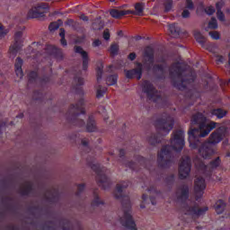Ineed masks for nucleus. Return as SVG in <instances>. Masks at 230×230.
Instances as JSON below:
<instances>
[{
    "mask_svg": "<svg viewBox=\"0 0 230 230\" xmlns=\"http://www.w3.org/2000/svg\"><path fill=\"white\" fill-rule=\"evenodd\" d=\"M217 126V123L215 121L206 123V117L201 113L193 115V117H191V126L190 127V131H188V142H190V146L196 149L198 146V138L206 137Z\"/></svg>",
    "mask_w": 230,
    "mask_h": 230,
    "instance_id": "obj_1",
    "label": "nucleus"
},
{
    "mask_svg": "<svg viewBox=\"0 0 230 230\" xmlns=\"http://www.w3.org/2000/svg\"><path fill=\"white\" fill-rule=\"evenodd\" d=\"M128 187V181H120L118 183V185H116V190H114V198L120 199V202L122 203V210L124 214L120 217V226L128 228V230H137L136 223L130 215V201L128 199V196L122 195Z\"/></svg>",
    "mask_w": 230,
    "mask_h": 230,
    "instance_id": "obj_2",
    "label": "nucleus"
},
{
    "mask_svg": "<svg viewBox=\"0 0 230 230\" xmlns=\"http://www.w3.org/2000/svg\"><path fill=\"white\" fill-rule=\"evenodd\" d=\"M183 130L177 129L172 133V138H171V146H164L158 153V164L160 167L167 168L171 164L172 158L171 150L175 152H181L183 148Z\"/></svg>",
    "mask_w": 230,
    "mask_h": 230,
    "instance_id": "obj_3",
    "label": "nucleus"
},
{
    "mask_svg": "<svg viewBox=\"0 0 230 230\" xmlns=\"http://www.w3.org/2000/svg\"><path fill=\"white\" fill-rule=\"evenodd\" d=\"M175 197L179 201H185L181 203V206L180 207V213L183 215L199 217L203 216L204 213L208 211V207L199 208L196 202L190 201L188 199V186L185 184H181L177 188V190L175 191Z\"/></svg>",
    "mask_w": 230,
    "mask_h": 230,
    "instance_id": "obj_4",
    "label": "nucleus"
},
{
    "mask_svg": "<svg viewBox=\"0 0 230 230\" xmlns=\"http://www.w3.org/2000/svg\"><path fill=\"white\" fill-rule=\"evenodd\" d=\"M155 62L154 50L150 47L145 49L143 53V66L146 68V71H153V74L158 75L159 77H164L167 73V64L164 58H160L156 59V64L153 65Z\"/></svg>",
    "mask_w": 230,
    "mask_h": 230,
    "instance_id": "obj_5",
    "label": "nucleus"
},
{
    "mask_svg": "<svg viewBox=\"0 0 230 230\" xmlns=\"http://www.w3.org/2000/svg\"><path fill=\"white\" fill-rule=\"evenodd\" d=\"M169 74L172 77L173 86L180 91L185 90L187 85L195 81V76L187 70L181 69V63H174L169 68Z\"/></svg>",
    "mask_w": 230,
    "mask_h": 230,
    "instance_id": "obj_6",
    "label": "nucleus"
},
{
    "mask_svg": "<svg viewBox=\"0 0 230 230\" xmlns=\"http://www.w3.org/2000/svg\"><path fill=\"white\" fill-rule=\"evenodd\" d=\"M81 114H85V111L84 110V99H81L79 102L69 106L66 118L68 119V121L75 126L83 127L84 120L79 118Z\"/></svg>",
    "mask_w": 230,
    "mask_h": 230,
    "instance_id": "obj_7",
    "label": "nucleus"
},
{
    "mask_svg": "<svg viewBox=\"0 0 230 230\" xmlns=\"http://www.w3.org/2000/svg\"><path fill=\"white\" fill-rule=\"evenodd\" d=\"M90 168L93 170V172H97V184L100 186V188L103 190H107L110 188V185L111 182L110 180L103 174L104 172H107V169L105 167H100L98 164H90Z\"/></svg>",
    "mask_w": 230,
    "mask_h": 230,
    "instance_id": "obj_8",
    "label": "nucleus"
},
{
    "mask_svg": "<svg viewBox=\"0 0 230 230\" xmlns=\"http://www.w3.org/2000/svg\"><path fill=\"white\" fill-rule=\"evenodd\" d=\"M155 127L156 128V130L161 132V134H168L169 131L172 130L173 118L167 116L158 119L155 124Z\"/></svg>",
    "mask_w": 230,
    "mask_h": 230,
    "instance_id": "obj_9",
    "label": "nucleus"
},
{
    "mask_svg": "<svg viewBox=\"0 0 230 230\" xmlns=\"http://www.w3.org/2000/svg\"><path fill=\"white\" fill-rule=\"evenodd\" d=\"M191 169V161L190 157L187 155L181 156L179 163V178L180 180H185L188 175H190V172Z\"/></svg>",
    "mask_w": 230,
    "mask_h": 230,
    "instance_id": "obj_10",
    "label": "nucleus"
},
{
    "mask_svg": "<svg viewBox=\"0 0 230 230\" xmlns=\"http://www.w3.org/2000/svg\"><path fill=\"white\" fill-rule=\"evenodd\" d=\"M23 33L22 31L15 33L13 44L10 45L8 49L10 58H15L17 56L18 51L23 47Z\"/></svg>",
    "mask_w": 230,
    "mask_h": 230,
    "instance_id": "obj_11",
    "label": "nucleus"
},
{
    "mask_svg": "<svg viewBox=\"0 0 230 230\" xmlns=\"http://www.w3.org/2000/svg\"><path fill=\"white\" fill-rule=\"evenodd\" d=\"M142 92L146 93V96L148 97V99H150V101L157 102L161 100L159 92L155 89L152 83H150L149 81H143Z\"/></svg>",
    "mask_w": 230,
    "mask_h": 230,
    "instance_id": "obj_12",
    "label": "nucleus"
},
{
    "mask_svg": "<svg viewBox=\"0 0 230 230\" xmlns=\"http://www.w3.org/2000/svg\"><path fill=\"white\" fill-rule=\"evenodd\" d=\"M226 127L218 128L214 132L210 133L209 138H208V141L203 142V144L217 145L226 137Z\"/></svg>",
    "mask_w": 230,
    "mask_h": 230,
    "instance_id": "obj_13",
    "label": "nucleus"
},
{
    "mask_svg": "<svg viewBox=\"0 0 230 230\" xmlns=\"http://www.w3.org/2000/svg\"><path fill=\"white\" fill-rule=\"evenodd\" d=\"M47 10H49V4L40 3L36 6L31 8L30 12L28 13V18L36 19L42 17L44 16V13H46Z\"/></svg>",
    "mask_w": 230,
    "mask_h": 230,
    "instance_id": "obj_14",
    "label": "nucleus"
},
{
    "mask_svg": "<svg viewBox=\"0 0 230 230\" xmlns=\"http://www.w3.org/2000/svg\"><path fill=\"white\" fill-rule=\"evenodd\" d=\"M142 69L143 65L140 63H137V66L131 70L126 71V77L128 79H134L140 80L142 78Z\"/></svg>",
    "mask_w": 230,
    "mask_h": 230,
    "instance_id": "obj_15",
    "label": "nucleus"
},
{
    "mask_svg": "<svg viewBox=\"0 0 230 230\" xmlns=\"http://www.w3.org/2000/svg\"><path fill=\"white\" fill-rule=\"evenodd\" d=\"M205 189H206V183L204 182V179L202 177H196L195 179L196 200L201 199Z\"/></svg>",
    "mask_w": 230,
    "mask_h": 230,
    "instance_id": "obj_16",
    "label": "nucleus"
},
{
    "mask_svg": "<svg viewBox=\"0 0 230 230\" xmlns=\"http://www.w3.org/2000/svg\"><path fill=\"white\" fill-rule=\"evenodd\" d=\"M198 152L203 159H209L214 155V149H212L211 145L208 143H203L198 149Z\"/></svg>",
    "mask_w": 230,
    "mask_h": 230,
    "instance_id": "obj_17",
    "label": "nucleus"
},
{
    "mask_svg": "<svg viewBox=\"0 0 230 230\" xmlns=\"http://www.w3.org/2000/svg\"><path fill=\"white\" fill-rule=\"evenodd\" d=\"M196 167L199 170H203L204 172H211L212 169H216L220 165V158L217 157L216 160L211 161L208 165H206L203 164V162H200L199 164L196 163Z\"/></svg>",
    "mask_w": 230,
    "mask_h": 230,
    "instance_id": "obj_18",
    "label": "nucleus"
},
{
    "mask_svg": "<svg viewBox=\"0 0 230 230\" xmlns=\"http://www.w3.org/2000/svg\"><path fill=\"white\" fill-rule=\"evenodd\" d=\"M134 11L131 10H118L113 9L110 11V15L113 17L114 19H121L123 16H126L128 14H133Z\"/></svg>",
    "mask_w": 230,
    "mask_h": 230,
    "instance_id": "obj_19",
    "label": "nucleus"
},
{
    "mask_svg": "<svg viewBox=\"0 0 230 230\" xmlns=\"http://www.w3.org/2000/svg\"><path fill=\"white\" fill-rule=\"evenodd\" d=\"M75 52L78 53L83 58V69L86 70L87 65L89 64V56L87 52L84 51L83 48L77 46L75 47Z\"/></svg>",
    "mask_w": 230,
    "mask_h": 230,
    "instance_id": "obj_20",
    "label": "nucleus"
},
{
    "mask_svg": "<svg viewBox=\"0 0 230 230\" xmlns=\"http://www.w3.org/2000/svg\"><path fill=\"white\" fill-rule=\"evenodd\" d=\"M22 65H23V60L20 58H16L15 73H16V76L20 77V79L23 77V71L22 70Z\"/></svg>",
    "mask_w": 230,
    "mask_h": 230,
    "instance_id": "obj_21",
    "label": "nucleus"
},
{
    "mask_svg": "<svg viewBox=\"0 0 230 230\" xmlns=\"http://www.w3.org/2000/svg\"><path fill=\"white\" fill-rule=\"evenodd\" d=\"M58 197V192L55 189H52V190H48L47 192H45V199L50 202H55Z\"/></svg>",
    "mask_w": 230,
    "mask_h": 230,
    "instance_id": "obj_22",
    "label": "nucleus"
},
{
    "mask_svg": "<svg viewBox=\"0 0 230 230\" xmlns=\"http://www.w3.org/2000/svg\"><path fill=\"white\" fill-rule=\"evenodd\" d=\"M85 129L87 132H95L97 131V125L95 124V120L93 117L90 116L89 120H87V125L85 126Z\"/></svg>",
    "mask_w": 230,
    "mask_h": 230,
    "instance_id": "obj_23",
    "label": "nucleus"
},
{
    "mask_svg": "<svg viewBox=\"0 0 230 230\" xmlns=\"http://www.w3.org/2000/svg\"><path fill=\"white\" fill-rule=\"evenodd\" d=\"M134 8H135V11L133 14L135 16H143V10H145L144 3H135Z\"/></svg>",
    "mask_w": 230,
    "mask_h": 230,
    "instance_id": "obj_24",
    "label": "nucleus"
},
{
    "mask_svg": "<svg viewBox=\"0 0 230 230\" xmlns=\"http://www.w3.org/2000/svg\"><path fill=\"white\" fill-rule=\"evenodd\" d=\"M169 32L172 38H178L181 34V28H179L175 23L169 25Z\"/></svg>",
    "mask_w": 230,
    "mask_h": 230,
    "instance_id": "obj_25",
    "label": "nucleus"
},
{
    "mask_svg": "<svg viewBox=\"0 0 230 230\" xmlns=\"http://www.w3.org/2000/svg\"><path fill=\"white\" fill-rule=\"evenodd\" d=\"M31 182L26 181L20 187V193H22V195H28L31 191Z\"/></svg>",
    "mask_w": 230,
    "mask_h": 230,
    "instance_id": "obj_26",
    "label": "nucleus"
},
{
    "mask_svg": "<svg viewBox=\"0 0 230 230\" xmlns=\"http://www.w3.org/2000/svg\"><path fill=\"white\" fill-rule=\"evenodd\" d=\"M210 114L217 117V119H223L226 115V111L218 108V109L211 110Z\"/></svg>",
    "mask_w": 230,
    "mask_h": 230,
    "instance_id": "obj_27",
    "label": "nucleus"
},
{
    "mask_svg": "<svg viewBox=\"0 0 230 230\" xmlns=\"http://www.w3.org/2000/svg\"><path fill=\"white\" fill-rule=\"evenodd\" d=\"M215 209H216V212H217L218 215L224 213V210L226 209V202L219 199L217 202H216Z\"/></svg>",
    "mask_w": 230,
    "mask_h": 230,
    "instance_id": "obj_28",
    "label": "nucleus"
},
{
    "mask_svg": "<svg viewBox=\"0 0 230 230\" xmlns=\"http://www.w3.org/2000/svg\"><path fill=\"white\" fill-rule=\"evenodd\" d=\"M194 36H195V40H196V41H198V43L204 44V42H206V38H204V36L199 31H196L194 32Z\"/></svg>",
    "mask_w": 230,
    "mask_h": 230,
    "instance_id": "obj_29",
    "label": "nucleus"
},
{
    "mask_svg": "<svg viewBox=\"0 0 230 230\" xmlns=\"http://www.w3.org/2000/svg\"><path fill=\"white\" fill-rule=\"evenodd\" d=\"M103 205V201H102L96 193L93 194V200L92 201V207H98Z\"/></svg>",
    "mask_w": 230,
    "mask_h": 230,
    "instance_id": "obj_30",
    "label": "nucleus"
},
{
    "mask_svg": "<svg viewBox=\"0 0 230 230\" xmlns=\"http://www.w3.org/2000/svg\"><path fill=\"white\" fill-rule=\"evenodd\" d=\"M52 50H53V54H55V57H57V58L62 60L63 58V53H62V49H58L57 47H52Z\"/></svg>",
    "mask_w": 230,
    "mask_h": 230,
    "instance_id": "obj_31",
    "label": "nucleus"
},
{
    "mask_svg": "<svg viewBox=\"0 0 230 230\" xmlns=\"http://www.w3.org/2000/svg\"><path fill=\"white\" fill-rule=\"evenodd\" d=\"M116 82H117V76L116 75L108 76L106 78V84H108L110 86L116 84Z\"/></svg>",
    "mask_w": 230,
    "mask_h": 230,
    "instance_id": "obj_32",
    "label": "nucleus"
},
{
    "mask_svg": "<svg viewBox=\"0 0 230 230\" xmlns=\"http://www.w3.org/2000/svg\"><path fill=\"white\" fill-rule=\"evenodd\" d=\"M148 143L151 146H155L156 144L159 143L158 137H156V135H151V137L148 138Z\"/></svg>",
    "mask_w": 230,
    "mask_h": 230,
    "instance_id": "obj_33",
    "label": "nucleus"
},
{
    "mask_svg": "<svg viewBox=\"0 0 230 230\" xmlns=\"http://www.w3.org/2000/svg\"><path fill=\"white\" fill-rule=\"evenodd\" d=\"M107 92V88H103L100 85L97 86V98L103 97V94Z\"/></svg>",
    "mask_w": 230,
    "mask_h": 230,
    "instance_id": "obj_34",
    "label": "nucleus"
},
{
    "mask_svg": "<svg viewBox=\"0 0 230 230\" xmlns=\"http://www.w3.org/2000/svg\"><path fill=\"white\" fill-rule=\"evenodd\" d=\"M59 35H60V38H61V40H60L61 46L66 47V40H65V29H63V28L60 29Z\"/></svg>",
    "mask_w": 230,
    "mask_h": 230,
    "instance_id": "obj_35",
    "label": "nucleus"
},
{
    "mask_svg": "<svg viewBox=\"0 0 230 230\" xmlns=\"http://www.w3.org/2000/svg\"><path fill=\"white\" fill-rule=\"evenodd\" d=\"M83 84H84V79L83 78H81V77H75V78L74 85H75V90H77V87H79Z\"/></svg>",
    "mask_w": 230,
    "mask_h": 230,
    "instance_id": "obj_36",
    "label": "nucleus"
},
{
    "mask_svg": "<svg viewBox=\"0 0 230 230\" xmlns=\"http://www.w3.org/2000/svg\"><path fill=\"white\" fill-rule=\"evenodd\" d=\"M209 29L216 30L217 29V20L216 18H211L209 22Z\"/></svg>",
    "mask_w": 230,
    "mask_h": 230,
    "instance_id": "obj_37",
    "label": "nucleus"
},
{
    "mask_svg": "<svg viewBox=\"0 0 230 230\" xmlns=\"http://www.w3.org/2000/svg\"><path fill=\"white\" fill-rule=\"evenodd\" d=\"M165 12L171 11L172 9V0H165Z\"/></svg>",
    "mask_w": 230,
    "mask_h": 230,
    "instance_id": "obj_38",
    "label": "nucleus"
},
{
    "mask_svg": "<svg viewBox=\"0 0 230 230\" xmlns=\"http://www.w3.org/2000/svg\"><path fill=\"white\" fill-rule=\"evenodd\" d=\"M59 27H60V25L58 22H52V23H50V25H49V30L50 31H56V30H58Z\"/></svg>",
    "mask_w": 230,
    "mask_h": 230,
    "instance_id": "obj_39",
    "label": "nucleus"
},
{
    "mask_svg": "<svg viewBox=\"0 0 230 230\" xmlns=\"http://www.w3.org/2000/svg\"><path fill=\"white\" fill-rule=\"evenodd\" d=\"M119 49L118 44H116V43L111 44V54H113V55L118 54Z\"/></svg>",
    "mask_w": 230,
    "mask_h": 230,
    "instance_id": "obj_40",
    "label": "nucleus"
},
{
    "mask_svg": "<svg viewBox=\"0 0 230 230\" xmlns=\"http://www.w3.org/2000/svg\"><path fill=\"white\" fill-rule=\"evenodd\" d=\"M7 33H8L7 30L4 29V26L0 24V39H3L4 37H5Z\"/></svg>",
    "mask_w": 230,
    "mask_h": 230,
    "instance_id": "obj_41",
    "label": "nucleus"
},
{
    "mask_svg": "<svg viewBox=\"0 0 230 230\" xmlns=\"http://www.w3.org/2000/svg\"><path fill=\"white\" fill-rule=\"evenodd\" d=\"M217 19L220 22L226 21V16L224 15V13H222V11H217Z\"/></svg>",
    "mask_w": 230,
    "mask_h": 230,
    "instance_id": "obj_42",
    "label": "nucleus"
},
{
    "mask_svg": "<svg viewBox=\"0 0 230 230\" xmlns=\"http://www.w3.org/2000/svg\"><path fill=\"white\" fill-rule=\"evenodd\" d=\"M224 1H218L217 4H216V9H217V12H221V9L224 7Z\"/></svg>",
    "mask_w": 230,
    "mask_h": 230,
    "instance_id": "obj_43",
    "label": "nucleus"
},
{
    "mask_svg": "<svg viewBox=\"0 0 230 230\" xmlns=\"http://www.w3.org/2000/svg\"><path fill=\"white\" fill-rule=\"evenodd\" d=\"M30 82L32 83L36 77H38V74L36 72H31L29 75Z\"/></svg>",
    "mask_w": 230,
    "mask_h": 230,
    "instance_id": "obj_44",
    "label": "nucleus"
},
{
    "mask_svg": "<svg viewBox=\"0 0 230 230\" xmlns=\"http://www.w3.org/2000/svg\"><path fill=\"white\" fill-rule=\"evenodd\" d=\"M206 13L212 15L214 13H216V9H214V7L209 6L208 8H206L205 10Z\"/></svg>",
    "mask_w": 230,
    "mask_h": 230,
    "instance_id": "obj_45",
    "label": "nucleus"
},
{
    "mask_svg": "<svg viewBox=\"0 0 230 230\" xmlns=\"http://www.w3.org/2000/svg\"><path fill=\"white\" fill-rule=\"evenodd\" d=\"M209 35H210V38H212L214 40L219 39V35H218L217 31H209Z\"/></svg>",
    "mask_w": 230,
    "mask_h": 230,
    "instance_id": "obj_46",
    "label": "nucleus"
},
{
    "mask_svg": "<svg viewBox=\"0 0 230 230\" xmlns=\"http://www.w3.org/2000/svg\"><path fill=\"white\" fill-rule=\"evenodd\" d=\"M102 66H98V68H97V81L102 79Z\"/></svg>",
    "mask_w": 230,
    "mask_h": 230,
    "instance_id": "obj_47",
    "label": "nucleus"
},
{
    "mask_svg": "<svg viewBox=\"0 0 230 230\" xmlns=\"http://www.w3.org/2000/svg\"><path fill=\"white\" fill-rule=\"evenodd\" d=\"M103 39L105 40H110V31L108 29H105V31H103Z\"/></svg>",
    "mask_w": 230,
    "mask_h": 230,
    "instance_id": "obj_48",
    "label": "nucleus"
},
{
    "mask_svg": "<svg viewBox=\"0 0 230 230\" xmlns=\"http://www.w3.org/2000/svg\"><path fill=\"white\" fill-rule=\"evenodd\" d=\"M84 183H81L77 186V195L81 194L84 191Z\"/></svg>",
    "mask_w": 230,
    "mask_h": 230,
    "instance_id": "obj_49",
    "label": "nucleus"
},
{
    "mask_svg": "<svg viewBox=\"0 0 230 230\" xmlns=\"http://www.w3.org/2000/svg\"><path fill=\"white\" fill-rule=\"evenodd\" d=\"M181 17L182 18H189L190 17V12L188 10H183V13H181Z\"/></svg>",
    "mask_w": 230,
    "mask_h": 230,
    "instance_id": "obj_50",
    "label": "nucleus"
},
{
    "mask_svg": "<svg viewBox=\"0 0 230 230\" xmlns=\"http://www.w3.org/2000/svg\"><path fill=\"white\" fill-rule=\"evenodd\" d=\"M187 8L190 10L193 9V2L191 0H187Z\"/></svg>",
    "mask_w": 230,
    "mask_h": 230,
    "instance_id": "obj_51",
    "label": "nucleus"
},
{
    "mask_svg": "<svg viewBox=\"0 0 230 230\" xmlns=\"http://www.w3.org/2000/svg\"><path fill=\"white\" fill-rule=\"evenodd\" d=\"M126 165H127L128 168L132 169V170H134L135 167H136V164H134V163H132V162H128V164H126Z\"/></svg>",
    "mask_w": 230,
    "mask_h": 230,
    "instance_id": "obj_52",
    "label": "nucleus"
},
{
    "mask_svg": "<svg viewBox=\"0 0 230 230\" xmlns=\"http://www.w3.org/2000/svg\"><path fill=\"white\" fill-rule=\"evenodd\" d=\"M147 192L148 194H156V190L155 189V187H151L150 189H148Z\"/></svg>",
    "mask_w": 230,
    "mask_h": 230,
    "instance_id": "obj_53",
    "label": "nucleus"
},
{
    "mask_svg": "<svg viewBox=\"0 0 230 230\" xmlns=\"http://www.w3.org/2000/svg\"><path fill=\"white\" fill-rule=\"evenodd\" d=\"M102 44V41L98 40H93V42L92 43V46L93 47H98Z\"/></svg>",
    "mask_w": 230,
    "mask_h": 230,
    "instance_id": "obj_54",
    "label": "nucleus"
},
{
    "mask_svg": "<svg viewBox=\"0 0 230 230\" xmlns=\"http://www.w3.org/2000/svg\"><path fill=\"white\" fill-rule=\"evenodd\" d=\"M128 59L135 60L136 59V53H130L128 54Z\"/></svg>",
    "mask_w": 230,
    "mask_h": 230,
    "instance_id": "obj_55",
    "label": "nucleus"
},
{
    "mask_svg": "<svg viewBox=\"0 0 230 230\" xmlns=\"http://www.w3.org/2000/svg\"><path fill=\"white\" fill-rule=\"evenodd\" d=\"M82 144L84 146H87V145L89 144V141H87V139H83Z\"/></svg>",
    "mask_w": 230,
    "mask_h": 230,
    "instance_id": "obj_56",
    "label": "nucleus"
},
{
    "mask_svg": "<svg viewBox=\"0 0 230 230\" xmlns=\"http://www.w3.org/2000/svg\"><path fill=\"white\" fill-rule=\"evenodd\" d=\"M81 20H83L84 22H87V21H89V19L87 18V16H85V15H81Z\"/></svg>",
    "mask_w": 230,
    "mask_h": 230,
    "instance_id": "obj_57",
    "label": "nucleus"
},
{
    "mask_svg": "<svg viewBox=\"0 0 230 230\" xmlns=\"http://www.w3.org/2000/svg\"><path fill=\"white\" fill-rule=\"evenodd\" d=\"M124 155H125V151L123 149H120L119 150V157L124 156Z\"/></svg>",
    "mask_w": 230,
    "mask_h": 230,
    "instance_id": "obj_58",
    "label": "nucleus"
},
{
    "mask_svg": "<svg viewBox=\"0 0 230 230\" xmlns=\"http://www.w3.org/2000/svg\"><path fill=\"white\" fill-rule=\"evenodd\" d=\"M147 195L146 194H143L142 195V200L143 202H145L146 200Z\"/></svg>",
    "mask_w": 230,
    "mask_h": 230,
    "instance_id": "obj_59",
    "label": "nucleus"
},
{
    "mask_svg": "<svg viewBox=\"0 0 230 230\" xmlns=\"http://www.w3.org/2000/svg\"><path fill=\"white\" fill-rule=\"evenodd\" d=\"M223 59H224L223 57H218V58H217V62L222 63V60H223Z\"/></svg>",
    "mask_w": 230,
    "mask_h": 230,
    "instance_id": "obj_60",
    "label": "nucleus"
},
{
    "mask_svg": "<svg viewBox=\"0 0 230 230\" xmlns=\"http://www.w3.org/2000/svg\"><path fill=\"white\" fill-rule=\"evenodd\" d=\"M150 200H151V204H153V205H155V204H156V202H155V200L153 199V198H150Z\"/></svg>",
    "mask_w": 230,
    "mask_h": 230,
    "instance_id": "obj_61",
    "label": "nucleus"
},
{
    "mask_svg": "<svg viewBox=\"0 0 230 230\" xmlns=\"http://www.w3.org/2000/svg\"><path fill=\"white\" fill-rule=\"evenodd\" d=\"M16 118L22 119L23 118V114L22 113V114L18 115V116H16Z\"/></svg>",
    "mask_w": 230,
    "mask_h": 230,
    "instance_id": "obj_62",
    "label": "nucleus"
},
{
    "mask_svg": "<svg viewBox=\"0 0 230 230\" xmlns=\"http://www.w3.org/2000/svg\"><path fill=\"white\" fill-rule=\"evenodd\" d=\"M118 35H119L120 37H122V31H119V32H118Z\"/></svg>",
    "mask_w": 230,
    "mask_h": 230,
    "instance_id": "obj_63",
    "label": "nucleus"
},
{
    "mask_svg": "<svg viewBox=\"0 0 230 230\" xmlns=\"http://www.w3.org/2000/svg\"><path fill=\"white\" fill-rule=\"evenodd\" d=\"M228 64L230 65V54L228 55Z\"/></svg>",
    "mask_w": 230,
    "mask_h": 230,
    "instance_id": "obj_64",
    "label": "nucleus"
}]
</instances>
